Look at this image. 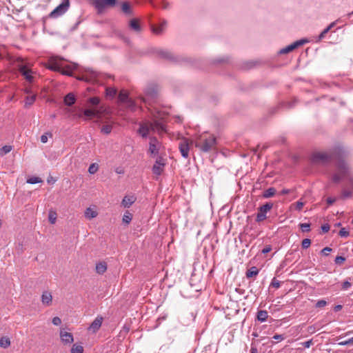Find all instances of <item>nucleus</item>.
Segmentation results:
<instances>
[{"label": "nucleus", "mask_w": 353, "mask_h": 353, "mask_svg": "<svg viewBox=\"0 0 353 353\" xmlns=\"http://www.w3.org/2000/svg\"><path fill=\"white\" fill-rule=\"evenodd\" d=\"M344 151L341 148H336L326 152H316L313 153L312 161L315 163H326L332 159H337L336 170L332 175V180L334 183L346 179L349 181L353 189V176L351 174V170L349 165L341 157L343 155Z\"/></svg>", "instance_id": "nucleus-1"}, {"label": "nucleus", "mask_w": 353, "mask_h": 353, "mask_svg": "<svg viewBox=\"0 0 353 353\" xmlns=\"http://www.w3.org/2000/svg\"><path fill=\"white\" fill-rule=\"evenodd\" d=\"M165 114L161 112H157L153 115V122L146 121L140 123L138 130L142 137H147L150 131L162 134L165 132Z\"/></svg>", "instance_id": "nucleus-2"}, {"label": "nucleus", "mask_w": 353, "mask_h": 353, "mask_svg": "<svg viewBox=\"0 0 353 353\" xmlns=\"http://www.w3.org/2000/svg\"><path fill=\"white\" fill-rule=\"evenodd\" d=\"M75 65H69L65 60L59 57H52L48 62V68L53 71L61 72L62 74L72 76Z\"/></svg>", "instance_id": "nucleus-3"}, {"label": "nucleus", "mask_w": 353, "mask_h": 353, "mask_svg": "<svg viewBox=\"0 0 353 353\" xmlns=\"http://www.w3.org/2000/svg\"><path fill=\"white\" fill-rule=\"evenodd\" d=\"M194 144L201 152H209L215 148L216 138L212 134L203 133L195 139Z\"/></svg>", "instance_id": "nucleus-4"}, {"label": "nucleus", "mask_w": 353, "mask_h": 353, "mask_svg": "<svg viewBox=\"0 0 353 353\" xmlns=\"http://www.w3.org/2000/svg\"><path fill=\"white\" fill-rule=\"evenodd\" d=\"M273 208V203L268 202L258 208V212L256 216V221L262 222L267 219V213Z\"/></svg>", "instance_id": "nucleus-5"}, {"label": "nucleus", "mask_w": 353, "mask_h": 353, "mask_svg": "<svg viewBox=\"0 0 353 353\" xmlns=\"http://www.w3.org/2000/svg\"><path fill=\"white\" fill-rule=\"evenodd\" d=\"M69 6V0H64L60 5H59L50 12V17L52 18H57L61 16L68 10Z\"/></svg>", "instance_id": "nucleus-6"}, {"label": "nucleus", "mask_w": 353, "mask_h": 353, "mask_svg": "<svg viewBox=\"0 0 353 353\" xmlns=\"http://www.w3.org/2000/svg\"><path fill=\"white\" fill-rule=\"evenodd\" d=\"M165 164V159L161 157H159L152 168L153 174L157 176H160L164 170Z\"/></svg>", "instance_id": "nucleus-7"}, {"label": "nucleus", "mask_w": 353, "mask_h": 353, "mask_svg": "<svg viewBox=\"0 0 353 353\" xmlns=\"http://www.w3.org/2000/svg\"><path fill=\"white\" fill-rule=\"evenodd\" d=\"M144 93L145 96L141 97L144 103H150V101L154 100L157 97V90L154 86L147 88Z\"/></svg>", "instance_id": "nucleus-8"}, {"label": "nucleus", "mask_w": 353, "mask_h": 353, "mask_svg": "<svg viewBox=\"0 0 353 353\" xmlns=\"http://www.w3.org/2000/svg\"><path fill=\"white\" fill-rule=\"evenodd\" d=\"M94 6L99 12H102L106 7H112L116 4V0H94Z\"/></svg>", "instance_id": "nucleus-9"}, {"label": "nucleus", "mask_w": 353, "mask_h": 353, "mask_svg": "<svg viewBox=\"0 0 353 353\" xmlns=\"http://www.w3.org/2000/svg\"><path fill=\"white\" fill-rule=\"evenodd\" d=\"M307 42V40L305 39L298 40V41L294 42L293 43L279 50V54H287V53L294 50V49L299 48V46L306 43Z\"/></svg>", "instance_id": "nucleus-10"}, {"label": "nucleus", "mask_w": 353, "mask_h": 353, "mask_svg": "<svg viewBox=\"0 0 353 353\" xmlns=\"http://www.w3.org/2000/svg\"><path fill=\"white\" fill-rule=\"evenodd\" d=\"M161 148V143L157 140L156 137H150L149 152L151 154L157 155Z\"/></svg>", "instance_id": "nucleus-11"}, {"label": "nucleus", "mask_w": 353, "mask_h": 353, "mask_svg": "<svg viewBox=\"0 0 353 353\" xmlns=\"http://www.w3.org/2000/svg\"><path fill=\"white\" fill-rule=\"evenodd\" d=\"M168 26V21L165 19H162L159 25L151 26L152 31L157 35L163 34Z\"/></svg>", "instance_id": "nucleus-12"}, {"label": "nucleus", "mask_w": 353, "mask_h": 353, "mask_svg": "<svg viewBox=\"0 0 353 353\" xmlns=\"http://www.w3.org/2000/svg\"><path fill=\"white\" fill-rule=\"evenodd\" d=\"M19 70L28 82L31 83L33 81L34 77L32 76V72L31 70L28 68L26 65H20Z\"/></svg>", "instance_id": "nucleus-13"}, {"label": "nucleus", "mask_w": 353, "mask_h": 353, "mask_svg": "<svg viewBox=\"0 0 353 353\" xmlns=\"http://www.w3.org/2000/svg\"><path fill=\"white\" fill-rule=\"evenodd\" d=\"M157 54L164 59L172 61H177L178 59L170 51L167 50L159 49L157 50Z\"/></svg>", "instance_id": "nucleus-14"}, {"label": "nucleus", "mask_w": 353, "mask_h": 353, "mask_svg": "<svg viewBox=\"0 0 353 353\" xmlns=\"http://www.w3.org/2000/svg\"><path fill=\"white\" fill-rule=\"evenodd\" d=\"M179 150L183 157L188 158L189 156L190 147L188 139H183L179 145Z\"/></svg>", "instance_id": "nucleus-15"}, {"label": "nucleus", "mask_w": 353, "mask_h": 353, "mask_svg": "<svg viewBox=\"0 0 353 353\" xmlns=\"http://www.w3.org/2000/svg\"><path fill=\"white\" fill-rule=\"evenodd\" d=\"M60 338L63 343L67 345V344H71L73 341V336L70 332H65L63 330H61L60 331Z\"/></svg>", "instance_id": "nucleus-16"}, {"label": "nucleus", "mask_w": 353, "mask_h": 353, "mask_svg": "<svg viewBox=\"0 0 353 353\" xmlns=\"http://www.w3.org/2000/svg\"><path fill=\"white\" fill-rule=\"evenodd\" d=\"M103 322V317L98 316L91 323L88 330L93 333L97 332L101 326Z\"/></svg>", "instance_id": "nucleus-17"}, {"label": "nucleus", "mask_w": 353, "mask_h": 353, "mask_svg": "<svg viewBox=\"0 0 353 353\" xmlns=\"http://www.w3.org/2000/svg\"><path fill=\"white\" fill-rule=\"evenodd\" d=\"M41 302L45 305H50L52 302V296L51 292L48 291H44L41 295Z\"/></svg>", "instance_id": "nucleus-18"}, {"label": "nucleus", "mask_w": 353, "mask_h": 353, "mask_svg": "<svg viewBox=\"0 0 353 353\" xmlns=\"http://www.w3.org/2000/svg\"><path fill=\"white\" fill-rule=\"evenodd\" d=\"M97 73L94 71H87L85 74L82 76L81 79L89 82H94L97 80Z\"/></svg>", "instance_id": "nucleus-19"}, {"label": "nucleus", "mask_w": 353, "mask_h": 353, "mask_svg": "<svg viewBox=\"0 0 353 353\" xmlns=\"http://www.w3.org/2000/svg\"><path fill=\"white\" fill-rule=\"evenodd\" d=\"M136 201V197L133 195L132 196H125L123 197L121 205L125 208H130L134 202Z\"/></svg>", "instance_id": "nucleus-20"}, {"label": "nucleus", "mask_w": 353, "mask_h": 353, "mask_svg": "<svg viewBox=\"0 0 353 353\" xmlns=\"http://www.w3.org/2000/svg\"><path fill=\"white\" fill-rule=\"evenodd\" d=\"M129 26L132 30L139 32L141 30V26L137 19H132L129 22Z\"/></svg>", "instance_id": "nucleus-21"}, {"label": "nucleus", "mask_w": 353, "mask_h": 353, "mask_svg": "<svg viewBox=\"0 0 353 353\" xmlns=\"http://www.w3.org/2000/svg\"><path fill=\"white\" fill-rule=\"evenodd\" d=\"M64 103L68 106L72 105L75 101L76 99L74 95L72 93H68L65 97H64Z\"/></svg>", "instance_id": "nucleus-22"}, {"label": "nucleus", "mask_w": 353, "mask_h": 353, "mask_svg": "<svg viewBox=\"0 0 353 353\" xmlns=\"http://www.w3.org/2000/svg\"><path fill=\"white\" fill-rule=\"evenodd\" d=\"M268 313L266 310H259L257 312L256 319L259 321L263 323L267 321Z\"/></svg>", "instance_id": "nucleus-23"}, {"label": "nucleus", "mask_w": 353, "mask_h": 353, "mask_svg": "<svg viewBox=\"0 0 353 353\" xmlns=\"http://www.w3.org/2000/svg\"><path fill=\"white\" fill-rule=\"evenodd\" d=\"M98 215V212L96 210H94L91 208H88L85 211V216L88 219H92L93 218L97 217Z\"/></svg>", "instance_id": "nucleus-24"}, {"label": "nucleus", "mask_w": 353, "mask_h": 353, "mask_svg": "<svg viewBox=\"0 0 353 353\" xmlns=\"http://www.w3.org/2000/svg\"><path fill=\"white\" fill-rule=\"evenodd\" d=\"M259 272V269L256 267L253 266L247 270V272L245 273V276L248 279H249L252 276H255L258 275Z\"/></svg>", "instance_id": "nucleus-25"}, {"label": "nucleus", "mask_w": 353, "mask_h": 353, "mask_svg": "<svg viewBox=\"0 0 353 353\" xmlns=\"http://www.w3.org/2000/svg\"><path fill=\"white\" fill-rule=\"evenodd\" d=\"M130 98L128 97V94L125 90H121L118 97V99L120 103H124L126 101H128Z\"/></svg>", "instance_id": "nucleus-26"}, {"label": "nucleus", "mask_w": 353, "mask_h": 353, "mask_svg": "<svg viewBox=\"0 0 353 353\" xmlns=\"http://www.w3.org/2000/svg\"><path fill=\"white\" fill-rule=\"evenodd\" d=\"M99 114V112L96 110H91V109H85L84 111H83V115L87 118V119H91L94 117H96Z\"/></svg>", "instance_id": "nucleus-27"}, {"label": "nucleus", "mask_w": 353, "mask_h": 353, "mask_svg": "<svg viewBox=\"0 0 353 353\" xmlns=\"http://www.w3.org/2000/svg\"><path fill=\"white\" fill-rule=\"evenodd\" d=\"M107 270V265L105 262H101L97 264L96 271L98 274H102Z\"/></svg>", "instance_id": "nucleus-28"}, {"label": "nucleus", "mask_w": 353, "mask_h": 353, "mask_svg": "<svg viewBox=\"0 0 353 353\" xmlns=\"http://www.w3.org/2000/svg\"><path fill=\"white\" fill-rule=\"evenodd\" d=\"M276 194V189L274 188H269L265 190L263 193V197L265 199L270 198Z\"/></svg>", "instance_id": "nucleus-29"}, {"label": "nucleus", "mask_w": 353, "mask_h": 353, "mask_svg": "<svg viewBox=\"0 0 353 353\" xmlns=\"http://www.w3.org/2000/svg\"><path fill=\"white\" fill-rule=\"evenodd\" d=\"M10 345V340L7 336H3L0 339V347L7 348Z\"/></svg>", "instance_id": "nucleus-30"}, {"label": "nucleus", "mask_w": 353, "mask_h": 353, "mask_svg": "<svg viewBox=\"0 0 353 353\" xmlns=\"http://www.w3.org/2000/svg\"><path fill=\"white\" fill-rule=\"evenodd\" d=\"M122 104L132 111H134L136 109L135 102L132 99H130L128 101H126L124 103Z\"/></svg>", "instance_id": "nucleus-31"}, {"label": "nucleus", "mask_w": 353, "mask_h": 353, "mask_svg": "<svg viewBox=\"0 0 353 353\" xmlns=\"http://www.w3.org/2000/svg\"><path fill=\"white\" fill-rule=\"evenodd\" d=\"M132 214L129 211H126L123 216V219H122L123 222L125 224H129L130 223V221H132Z\"/></svg>", "instance_id": "nucleus-32"}, {"label": "nucleus", "mask_w": 353, "mask_h": 353, "mask_svg": "<svg viewBox=\"0 0 353 353\" xmlns=\"http://www.w3.org/2000/svg\"><path fill=\"white\" fill-rule=\"evenodd\" d=\"M12 149L11 145H4L0 148V157H3L9 153Z\"/></svg>", "instance_id": "nucleus-33"}, {"label": "nucleus", "mask_w": 353, "mask_h": 353, "mask_svg": "<svg viewBox=\"0 0 353 353\" xmlns=\"http://www.w3.org/2000/svg\"><path fill=\"white\" fill-rule=\"evenodd\" d=\"M26 182L29 184H35V183H42L43 181L40 177L31 176L27 179Z\"/></svg>", "instance_id": "nucleus-34"}, {"label": "nucleus", "mask_w": 353, "mask_h": 353, "mask_svg": "<svg viewBox=\"0 0 353 353\" xmlns=\"http://www.w3.org/2000/svg\"><path fill=\"white\" fill-rule=\"evenodd\" d=\"M106 96L110 98H113L117 94V90L114 88H107L105 89Z\"/></svg>", "instance_id": "nucleus-35"}, {"label": "nucleus", "mask_w": 353, "mask_h": 353, "mask_svg": "<svg viewBox=\"0 0 353 353\" xmlns=\"http://www.w3.org/2000/svg\"><path fill=\"white\" fill-rule=\"evenodd\" d=\"M122 11L126 14H131V7L128 2H124L121 6Z\"/></svg>", "instance_id": "nucleus-36"}, {"label": "nucleus", "mask_w": 353, "mask_h": 353, "mask_svg": "<svg viewBox=\"0 0 353 353\" xmlns=\"http://www.w3.org/2000/svg\"><path fill=\"white\" fill-rule=\"evenodd\" d=\"M83 348L81 345L74 344L71 349V353H83Z\"/></svg>", "instance_id": "nucleus-37"}, {"label": "nucleus", "mask_w": 353, "mask_h": 353, "mask_svg": "<svg viewBox=\"0 0 353 353\" xmlns=\"http://www.w3.org/2000/svg\"><path fill=\"white\" fill-rule=\"evenodd\" d=\"M112 127L111 125H104L102 126L101 131L102 133L108 134L111 132Z\"/></svg>", "instance_id": "nucleus-38"}, {"label": "nucleus", "mask_w": 353, "mask_h": 353, "mask_svg": "<svg viewBox=\"0 0 353 353\" xmlns=\"http://www.w3.org/2000/svg\"><path fill=\"white\" fill-rule=\"evenodd\" d=\"M99 169V166L97 163H92L88 168V172L90 174H94L97 172Z\"/></svg>", "instance_id": "nucleus-39"}, {"label": "nucleus", "mask_w": 353, "mask_h": 353, "mask_svg": "<svg viewBox=\"0 0 353 353\" xmlns=\"http://www.w3.org/2000/svg\"><path fill=\"white\" fill-rule=\"evenodd\" d=\"M49 221L54 224L57 220V213L55 212H50L48 215Z\"/></svg>", "instance_id": "nucleus-40"}, {"label": "nucleus", "mask_w": 353, "mask_h": 353, "mask_svg": "<svg viewBox=\"0 0 353 353\" xmlns=\"http://www.w3.org/2000/svg\"><path fill=\"white\" fill-rule=\"evenodd\" d=\"M305 203L301 200L298 201L295 203L292 204V206H294V209L298 211H301Z\"/></svg>", "instance_id": "nucleus-41"}, {"label": "nucleus", "mask_w": 353, "mask_h": 353, "mask_svg": "<svg viewBox=\"0 0 353 353\" xmlns=\"http://www.w3.org/2000/svg\"><path fill=\"white\" fill-rule=\"evenodd\" d=\"M35 99H36L35 95L27 97L26 98V106L31 105L34 102Z\"/></svg>", "instance_id": "nucleus-42"}, {"label": "nucleus", "mask_w": 353, "mask_h": 353, "mask_svg": "<svg viewBox=\"0 0 353 353\" xmlns=\"http://www.w3.org/2000/svg\"><path fill=\"white\" fill-rule=\"evenodd\" d=\"M352 192L349 190H343L341 192V198L342 199H347L352 196Z\"/></svg>", "instance_id": "nucleus-43"}, {"label": "nucleus", "mask_w": 353, "mask_h": 353, "mask_svg": "<svg viewBox=\"0 0 353 353\" xmlns=\"http://www.w3.org/2000/svg\"><path fill=\"white\" fill-rule=\"evenodd\" d=\"M299 227L303 232H309L310 230V223H300Z\"/></svg>", "instance_id": "nucleus-44"}, {"label": "nucleus", "mask_w": 353, "mask_h": 353, "mask_svg": "<svg viewBox=\"0 0 353 353\" xmlns=\"http://www.w3.org/2000/svg\"><path fill=\"white\" fill-rule=\"evenodd\" d=\"M338 344L341 346L353 345V336L348 340L341 341Z\"/></svg>", "instance_id": "nucleus-45"}, {"label": "nucleus", "mask_w": 353, "mask_h": 353, "mask_svg": "<svg viewBox=\"0 0 353 353\" xmlns=\"http://www.w3.org/2000/svg\"><path fill=\"white\" fill-rule=\"evenodd\" d=\"M311 241L309 239H305L302 241V248L304 249H307L310 246Z\"/></svg>", "instance_id": "nucleus-46"}, {"label": "nucleus", "mask_w": 353, "mask_h": 353, "mask_svg": "<svg viewBox=\"0 0 353 353\" xmlns=\"http://www.w3.org/2000/svg\"><path fill=\"white\" fill-rule=\"evenodd\" d=\"M99 98L98 97H91L89 99V102L92 105H97L99 103Z\"/></svg>", "instance_id": "nucleus-47"}, {"label": "nucleus", "mask_w": 353, "mask_h": 353, "mask_svg": "<svg viewBox=\"0 0 353 353\" xmlns=\"http://www.w3.org/2000/svg\"><path fill=\"white\" fill-rule=\"evenodd\" d=\"M339 234L341 237H347L349 236V232L346 230L345 228H343L340 230Z\"/></svg>", "instance_id": "nucleus-48"}, {"label": "nucleus", "mask_w": 353, "mask_h": 353, "mask_svg": "<svg viewBox=\"0 0 353 353\" xmlns=\"http://www.w3.org/2000/svg\"><path fill=\"white\" fill-rule=\"evenodd\" d=\"M351 283L348 280H346L342 283V289L344 290H347L351 287Z\"/></svg>", "instance_id": "nucleus-49"}, {"label": "nucleus", "mask_w": 353, "mask_h": 353, "mask_svg": "<svg viewBox=\"0 0 353 353\" xmlns=\"http://www.w3.org/2000/svg\"><path fill=\"white\" fill-rule=\"evenodd\" d=\"M345 261V257L342 256H337L336 258H335V260H334V262L336 264H341L342 263H343L344 261Z\"/></svg>", "instance_id": "nucleus-50"}, {"label": "nucleus", "mask_w": 353, "mask_h": 353, "mask_svg": "<svg viewBox=\"0 0 353 353\" xmlns=\"http://www.w3.org/2000/svg\"><path fill=\"white\" fill-rule=\"evenodd\" d=\"M329 31H330V30H329V28H325V29L321 32V33L319 34V38H318V41H319L322 40V39L325 37V34H326Z\"/></svg>", "instance_id": "nucleus-51"}, {"label": "nucleus", "mask_w": 353, "mask_h": 353, "mask_svg": "<svg viewBox=\"0 0 353 353\" xmlns=\"http://www.w3.org/2000/svg\"><path fill=\"white\" fill-rule=\"evenodd\" d=\"M271 285H272L273 288H279L280 287V281H279V280L276 279L275 278H274V279L272 280Z\"/></svg>", "instance_id": "nucleus-52"}, {"label": "nucleus", "mask_w": 353, "mask_h": 353, "mask_svg": "<svg viewBox=\"0 0 353 353\" xmlns=\"http://www.w3.org/2000/svg\"><path fill=\"white\" fill-rule=\"evenodd\" d=\"M52 323H53V325H61V320L59 317L58 316H55L52 319Z\"/></svg>", "instance_id": "nucleus-53"}, {"label": "nucleus", "mask_w": 353, "mask_h": 353, "mask_svg": "<svg viewBox=\"0 0 353 353\" xmlns=\"http://www.w3.org/2000/svg\"><path fill=\"white\" fill-rule=\"evenodd\" d=\"M327 304V302L325 300H319L316 303V307H323L325 306Z\"/></svg>", "instance_id": "nucleus-54"}, {"label": "nucleus", "mask_w": 353, "mask_h": 353, "mask_svg": "<svg viewBox=\"0 0 353 353\" xmlns=\"http://www.w3.org/2000/svg\"><path fill=\"white\" fill-rule=\"evenodd\" d=\"M332 251V249L329 247H325L321 250L322 254L325 256H327L329 253Z\"/></svg>", "instance_id": "nucleus-55"}, {"label": "nucleus", "mask_w": 353, "mask_h": 353, "mask_svg": "<svg viewBox=\"0 0 353 353\" xmlns=\"http://www.w3.org/2000/svg\"><path fill=\"white\" fill-rule=\"evenodd\" d=\"M272 250V247L271 245H266L262 250H261V252L263 254H267L268 252H270V251Z\"/></svg>", "instance_id": "nucleus-56"}, {"label": "nucleus", "mask_w": 353, "mask_h": 353, "mask_svg": "<svg viewBox=\"0 0 353 353\" xmlns=\"http://www.w3.org/2000/svg\"><path fill=\"white\" fill-rule=\"evenodd\" d=\"M312 344H313V342H312V339L303 343V345L305 348H309Z\"/></svg>", "instance_id": "nucleus-57"}, {"label": "nucleus", "mask_w": 353, "mask_h": 353, "mask_svg": "<svg viewBox=\"0 0 353 353\" xmlns=\"http://www.w3.org/2000/svg\"><path fill=\"white\" fill-rule=\"evenodd\" d=\"M321 230L323 232L326 233L330 230V225L329 224L326 223L321 226Z\"/></svg>", "instance_id": "nucleus-58"}, {"label": "nucleus", "mask_w": 353, "mask_h": 353, "mask_svg": "<svg viewBox=\"0 0 353 353\" xmlns=\"http://www.w3.org/2000/svg\"><path fill=\"white\" fill-rule=\"evenodd\" d=\"M275 340H277V341H283L285 339V337L282 334H275L272 337Z\"/></svg>", "instance_id": "nucleus-59"}, {"label": "nucleus", "mask_w": 353, "mask_h": 353, "mask_svg": "<svg viewBox=\"0 0 353 353\" xmlns=\"http://www.w3.org/2000/svg\"><path fill=\"white\" fill-rule=\"evenodd\" d=\"M335 201H336V199L335 198L328 197L327 199V203L328 205H332Z\"/></svg>", "instance_id": "nucleus-60"}, {"label": "nucleus", "mask_w": 353, "mask_h": 353, "mask_svg": "<svg viewBox=\"0 0 353 353\" xmlns=\"http://www.w3.org/2000/svg\"><path fill=\"white\" fill-rule=\"evenodd\" d=\"M162 8L167 9L169 8V3L165 0H161Z\"/></svg>", "instance_id": "nucleus-61"}, {"label": "nucleus", "mask_w": 353, "mask_h": 353, "mask_svg": "<svg viewBox=\"0 0 353 353\" xmlns=\"http://www.w3.org/2000/svg\"><path fill=\"white\" fill-rule=\"evenodd\" d=\"M41 141L43 143H46L48 141V137L46 134H43L41 137Z\"/></svg>", "instance_id": "nucleus-62"}, {"label": "nucleus", "mask_w": 353, "mask_h": 353, "mask_svg": "<svg viewBox=\"0 0 353 353\" xmlns=\"http://www.w3.org/2000/svg\"><path fill=\"white\" fill-rule=\"evenodd\" d=\"M338 20L335 21H333L327 27V28H329V30H330L332 28H334L335 26V25L336 24Z\"/></svg>", "instance_id": "nucleus-63"}, {"label": "nucleus", "mask_w": 353, "mask_h": 353, "mask_svg": "<svg viewBox=\"0 0 353 353\" xmlns=\"http://www.w3.org/2000/svg\"><path fill=\"white\" fill-rule=\"evenodd\" d=\"M250 353H258L257 348L256 347H251Z\"/></svg>", "instance_id": "nucleus-64"}]
</instances>
